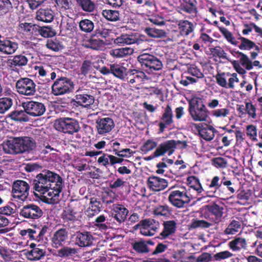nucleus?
<instances>
[{"label": "nucleus", "mask_w": 262, "mask_h": 262, "mask_svg": "<svg viewBox=\"0 0 262 262\" xmlns=\"http://www.w3.org/2000/svg\"><path fill=\"white\" fill-rule=\"evenodd\" d=\"M30 182L33 189L41 194V201L49 204L55 203L64 185L59 174L47 169L42 170Z\"/></svg>", "instance_id": "obj_1"}, {"label": "nucleus", "mask_w": 262, "mask_h": 262, "mask_svg": "<svg viewBox=\"0 0 262 262\" xmlns=\"http://www.w3.org/2000/svg\"><path fill=\"white\" fill-rule=\"evenodd\" d=\"M222 184L227 187L231 193L233 194L235 192L234 184L228 178L225 176V173L223 172V174L221 176H213L210 180V183L207 184V190L206 191L207 195L212 197L217 196L219 194Z\"/></svg>", "instance_id": "obj_2"}, {"label": "nucleus", "mask_w": 262, "mask_h": 262, "mask_svg": "<svg viewBox=\"0 0 262 262\" xmlns=\"http://www.w3.org/2000/svg\"><path fill=\"white\" fill-rule=\"evenodd\" d=\"M137 61L141 69L148 74L160 71L163 67L160 59L153 54L147 53H141L138 55Z\"/></svg>", "instance_id": "obj_3"}, {"label": "nucleus", "mask_w": 262, "mask_h": 262, "mask_svg": "<svg viewBox=\"0 0 262 262\" xmlns=\"http://www.w3.org/2000/svg\"><path fill=\"white\" fill-rule=\"evenodd\" d=\"M54 127L58 132L69 135H73L81 129L79 121L76 119L70 117H62L56 119Z\"/></svg>", "instance_id": "obj_4"}, {"label": "nucleus", "mask_w": 262, "mask_h": 262, "mask_svg": "<svg viewBox=\"0 0 262 262\" xmlns=\"http://www.w3.org/2000/svg\"><path fill=\"white\" fill-rule=\"evenodd\" d=\"M201 212L206 219L215 224H218L223 220L224 207L213 203L205 205L201 208Z\"/></svg>", "instance_id": "obj_5"}, {"label": "nucleus", "mask_w": 262, "mask_h": 262, "mask_svg": "<svg viewBox=\"0 0 262 262\" xmlns=\"http://www.w3.org/2000/svg\"><path fill=\"white\" fill-rule=\"evenodd\" d=\"M188 111L195 121H205L208 117V111L203 102L193 100L188 103Z\"/></svg>", "instance_id": "obj_6"}, {"label": "nucleus", "mask_w": 262, "mask_h": 262, "mask_svg": "<svg viewBox=\"0 0 262 262\" xmlns=\"http://www.w3.org/2000/svg\"><path fill=\"white\" fill-rule=\"evenodd\" d=\"M51 88L54 95H62L73 92L74 84L70 78L61 76L54 82Z\"/></svg>", "instance_id": "obj_7"}, {"label": "nucleus", "mask_w": 262, "mask_h": 262, "mask_svg": "<svg viewBox=\"0 0 262 262\" xmlns=\"http://www.w3.org/2000/svg\"><path fill=\"white\" fill-rule=\"evenodd\" d=\"M169 203L173 206L181 208L189 204L191 198L188 195L187 190L184 188L171 191L168 198Z\"/></svg>", "instance_id": "obj_8"}, {"label": "nucleus", "mask_w": 262, "mask_h": 262, "mask_svg": "<svg viewBox=\"0 0 262 262\" xmlns=\"http://www.w3.org/2000/svg\"><path fill=\"white\" fill-rule=\"evenodd\" d=\"M36 85L35 82L29 78H21L15 84V87L18 93L26 96H33L36 93Z\"/></svg>", "instance_id": "obj_9"}, {"label": "nucleus", "mask_w": 262, "mask_h": 262, "mask_svg": "<svg viewBox=\"0 0 262 262\" xmlns=\"http://www.w3.org/2000/svg\"><path fill=\"white\" fill-rule=\"evenodd\" d=\"M19 214L25 219L35 221L43 216V211L40 206L34 203H28L23 205L20 209Z\"/></svg>", "instance_id": "obj_10"}, {"label": "nucleus", "mask_w": 262, "mask_h": 262, "mask_svg": "<svg viewBox=\"0 0 262 262\" xmlns=\"http://www.w3.org/2000/svg\"><path fill=\"white\" fill-rule=\"evenodd\" d=\"M29 189L30 186L27 182L23 180H16L12 185L13 197L24 202L29 195Z\"/></svg>", "instance_id": "obj_11"}, {"label": "nucleus", "mask_w": 262, "mask_h": 262, "mask_svg": "<svg viewBox=\"0 0 262 262\" xmlns=\"http://www.w3.org/2000/svg\"><path fill=\"white\" fill-rule=\"evenodd\" d=\"M23 109L26 110L28 116L36 117L44 114L46 111L44 103L34 100L27 101L21 103Z\"/></svg>", "instance_id": "obj_12"}, {"label": "nucleus", "mask_w": 262, "mask_h": 262, "mask_svg": "<svg viewBox=\"0 0 262 262\" xmlns=\"http://www.w3.org/2000/svg\"><path fill=\"white\" fill-rule=\"evenodd\" d=\"M74 101L80 106L88 107L94 102V97L88 94V90L79 88L75 92Z\"/></svg>", "instance_id": "obj_13"}, {"label": "nucleus", "mask_w": 262, "mask_h": 262, "mask_svg": "<svg viewBox=\"0 0 262 262\" xmlns=\"http://www.w3.org/2000/svg\"><path fill=\"white\" fill-rule=\"evenodd\" d=\"M113 119L110 117L98 118L96 121V128L99 135H106L115 127Z\"/></svg>", "instance_id": "obj_14"}, {"label": "nucleus", "mask_w": 262, "mask_h": 262, "mask_svg": "<svg viewBox=\"0 0 262 262\" xmlns=\"http://www.w3.org/2000/svg\"><path fill=\"white\" fill-rule=\"evenodd\" d=\"M148 188L154 192H159L168 187V182L167 180L158 176H151L147 180Z\"/></svg>", "instance_id": "obj_15"}, {"label": "nucleus", "mask_w": 262, "mask_h": 262, "mask_svg": "<svg viewBox=\"0 0 262 262\" xmlns=\"http://www.w3.org/2000/svg\"><path fill=\"white\" fill-rule=\"evenodd\" d=\"M75 244L79 247H90L93 245L94 237L90 232H76L73 235Z\"/></svg>", "instance_id": "obj_16"}, {"label": "nucleus", "mask_w": 262, "mask_h": 262, "mask_svg": "<svg viewBox=\"0 0 262 262\" xmlns=\"http://www.w3.org/2000/svg\"><path fill=\"white\" fill-rule=\"evenodd\" d=\"M126 79L130 83L139 84L149 78L145 74L143 70L139 69H129L127 70Z\"/></svg>", "instance_id": "obj_17"}, {"label": "nucleus", "mask_w": 262, "mask_h": 262, "mask_svg": "<svg viewBox=\"0 0 262 262\" xmlns=\"http://www.w3.org/2000/svg\"><path fill=\"white\" fill-rule=\"evenodd\" d=\"M176 148V142L174 140H167L161 143L154 152V157H159L168 152L170 156L174 152Z\"/></svg>", "instance_id": "obj_18"}, {"label": "nucleus", "mask_w": 262, "mask_h": 262, "mask_svg": "<svg viewBox=\"0 0 262 262\" xmlns=\"http://www.w3.org/2000/svg\"><path fill=\"white\" fill-rule=\"evenodd\" d=\"M173 113L171 106L168 104L164 108L163 113L160 118L161 121L158 124L159 133H163L166 127L170 126L171 124L173 123Z\"/></svg>", "instance_id": "obj_19"}, {"label": "nucleus", "mask_w": 262, "mask_h": 262, "mask_svg": "<svg viewBox=\"0 0 262 262\" xmlns=\"http://www.w3.org/2000/svg\"><path fill=\"white\" fill-rule=\"evenodd\" d=\"M19 137H11L4 142L3 146L4 151L9 154H21Z\"/></svg>", "instance_id": "obj_20"}, {"label": "nucleus", "mask_w": 262, "mask_h": 262, "mask_svg": "<svg viewBox=\"0 0 262 262\" xmlns=\"http://www.w3.org/2000/svg\"><path fill=\"white\" fill-rule=\"evenodd\" d=\"M194 126L198 130L200 136L206 141H211L214 137L216 129L211 125H203L202 123L194 124Z\"/></svg>", "instance_id": "obj_21"}, {"label": "nucleus", "mask_w": 262, "mask_h": 262, "mask_svg": "<svg viewBox=\"0 0 262 262\" xmlns=\"http://www.w3.org/2000/svg\"><path fill=\"white\" fill-rule=\"evenodd\" d=\"M18 48L17 42L12 41L8 38H4L0 34V52L7 54H12Z\"/></svg>", "instance_id": "obj_22"}, {"label": "nucleus", "mask_w": 262, "mask_h": 262, "mask_svg": "<svg viewBox=\"0 0 262 262\" xmlns=\"http://www.w3.org/2000/svg\"><path fill=\"white\" fill-rule=\"evenodd\" d=\"M180 10L190 15L191 17H195L198 13V2L196 0H181Z\"/></svg>", "instance_id": "obj_23"}, {"label": "nucleus", "mask_w": 262, "mask_h": 262, "mask_svg": "<svg viewBox=\"0 0 262 262\" xmlns=\"http://www.w3.org/2000/svg\"><path fill=\"white\" fill-rule=\"evenodd\" d=\"M112 210V216L118 223L121 224L126 220L128 210L123 205L113 204Z\"/></svg>", "instance_id": "obj_24"}, {"label": "nucleus", "mask_w": 262, "mask_h": 262, "mask_svg": "<svg viewBox=\"0 0 262 262\" xmlns=\"http://www.w3.org/2000/svg\"><path fill=\"white\" fill-rule=\"evenodd\" d=\"M68 238V231L67 229L62 228L56 230L51 237L54 247L58 248L65 243Z\"/></svg>", "instance_id": "obj_25"}, {"label": "nucleus", "mask_w": 262, "mask_h": 262, "mask_svg": "<svg viewBox=\"0 0 262 262\" xmlns=\"http://www.w3.org/2000/svg\"><path fill=\"white\" fill-rule=\"evenodd\" d=\"M19 138L21 154L30 153L36 148V143L33 138L27 136L20 137Z\"/></svg>", "instance_id": "obj_26"}, {"label": "nucleus", "mask_w": 262, "mask_h": 262, "mask_svg": "<svg viewBox=\"0 0 262 262\" xmlns=\"http://www.w3.org/2000/svg\"><path fill=\"white\" fill-rule=\"evenodd\" d=\"M178 28L180 35L186 37L194 31V26L188 20H180L178 23Z\"/></svg>", "instance_id": "obj_27"}, {"label": "nucleus", "mask_w": 262, "mask_h": 262, "mask_svg": "<svg viewBox=\"0 0 262 262\" xmlns=\"http://www.w3.org/2000/svg\"><path fill=\"white\" fill-rule=\"evenodd\" d=\"M163 226V231L160 234L162 239H166L170 235L175 233L177 229V223L175 221H164Z\"/></svg>", "instance_id": "obj_28"}, {"label": "nucleus", "mask_w": 262, "mask_h": 262, "mask_svg": "<svg viewBox=\"0 0 262 262\" xmlns=\"http://www.w3.org/2000/svg\"><path fill=\"white\" fill-rule=\"evenodd\" d=\"M54 17V12L51 8H40L36 12V18L43 22L50 23L53 20Z\"/></svg>", "instance_id": "obj_29"}, {"label": "nucleus", "mask_w": 262, "mask_h": 262, "mask_svg": "<svg viewBox=\"0 0 262 262\" xmlns=\"http://www.w3.org/2000/svg\"><path fill=\"white\" fill-rule=\"evenodd\" d=\"M8 117L18 122H27L30 120L26 110H15L9 114Z\"/></svg>", "instance_id": "obj_30"}, {"label": "nucleus", "mask_w": 262, "mask_h": 262, "mask_svg": "<svg viewBox=\"0 0 262 262\" xmlns=\"http://www.w3.org/2000/svg\"><path fill=\"white\" fill-rule=\"evenodd\" d=\"M102 205L100 200L97 198L93 197L90 199V206L86 210L87 215L91 217L98 214L102 208Z\"/></svg>", "instance_id": "obj_31"}, {"label": "nucleus", "mask_w": 262, "mask_h": 262, "mask_svg": "<svg viewBox=\"0 0 262 262\" xmlns=\"http://www.w3.org/2000/svg\"><path fill=\"white\" fill-rule=\"evenodd\" d=\"M48 227L46 225L37 226H34L31 228L32 233V239L39 242L43 239L45 235L47 232Z\"/></svg>", "instance_id": "obj_32"}, {"label": "nucleus", "mask_w": 262, "mask_h": 262, "mask_svg": "<svg viewBox=\"0 0 262 262\" xmlns=\"http://www.w3.org/2000/svg\"><path fill=\"white\" fill-rule=\"evenodd\" d=\"M77 6L82 11L92 13L96 9V5L93 0H75Z\"/></svg>", "instance_id": "obj_33"}, {"label": "nucleus", "mask_w": 262, "mask_h": 262, "mask_svg": "<svg viewBox=\"0 0 262 262\" xmlns=\"http://www.w3.org/2000/svg\"><path fill=\"white\" fill-rule=\"evenodd\" d=\"M228 246L233 251H238L246 248L247 242L244 238L235 237L228 243Z\"/></svg>", "instance_id": "obj_34"}, {"label": "nucleus", "mask_w": 262, "mask_h": 262, "mask_svg": "<svg viewBox=\"0 0 262 262\" xmlns=\"http://www.w3.org/2000/svg\"><path fill=\"white\" fill-rule=\"evenodd\" d=\"M111 73L115 77L124 79L126 76L127 69L118 64H110Z\"/></svg>", "instance_id": "obj_35"}, {"label": "nucleus", "mask_w": 262, "mask_h": 262, "mask_svg": "<svg viewBox=\"0 0 262 262\" xmlns=\"http://www.w3.org/2000/svg\"><path fill=\"white\" fill-rule=\"evenodd\" d=\"M144 31L151 38H162L166 37L167 36V33L165 31L156 28L146 27Z\"/></svg>", "instance_id": "obj_36"}, {"label": "nucleus", "mask_w": 262, "mask_h": 262, "mask_svg": "<svg viewBox=\"0 0 262 262\" xmlns=\"http://www.w3.org/2000/svg\"><path fill=\"white\" fill-rule=\"evenodd\" d=\"M102 15L108 21H117L120 20V13L118 10L105 9L102 11Z\"/></svg>", "instance_id": "obj_37"}, {"label": "nucleus", "mask_w": 262, "mask_h": 262, "mask_svg": "<svg viewBox=\"0 0 262 262\" xmlns=\"http://www.w3.org/2000/svg\"><path fill=\"white\" fill-rule=\"evenodd\" d=\"M41 246L38 245L37 248H35L33 249L28 252L27 256L28 258L32 260H39L43 257L45 255V251L40 248Z\"/></svg>", "instance_id": "obj_38"}, {"label": "nucleus", "mask_w": 262, "mask_h": 262, "mask_svg": "<svg viewBox=\"0 0 262 262\" xmlns=\"http://www.w3.org/2000/svg\"><path fill=\"white\" fill-rule=\"evenodd\" d=\"M13 99L8 97L0 98V115H3L12 106Z\"/></svg>", "instance_id": "obj_39"}, {"label": "nucleus", "mask_w": 262, "mask_h": 262, "mask_svg": "<svg viewBox=\"0 0 262 262\" xmlns=\"http://www.w3.org/2000/svg\"><path fill=\"white\" fill-rule=\"evenodd\" d=\"M141 225L148 229L154 235L155 232L160 227V224L158 221L152 219H146L141 220Z\"/></svg>", "instance_id": "obj_40"}, {"label": "nucleus", "mask_w": 262, "mask_h": 262, "mask_svg": "<svg viewBox=\"0 0 262 262\" xmlns=\"http://www.w3.org/2000/svg\"><path fill=\"white\" fill-rule=\"evenodd\" d=\"M78 26L81 31L91 33L94 29V23L90 19L84 18L79 22Z\"/></svg>", "instance_id": "obj_41"}, {"label": "nucleus", "mask_w": 262, "mask_h": 262, "mask_svg": "<svg viewBox=\"0 0 262 262\" xmlns=\"http://www.w3.org/2000/svg\"><path fill=\"white\" fill-rule=\"evenodd\" d=\"M154 214L157 216L169 217L172 213L171 209L167 205H158L153 211Z\"/></svg>", "instance_id": "obj_42"}, {"label": "nucleus", "mask_w": 262, "mask_h": 262, "mask_svg": "<svg viewBox=\"0 0 262 262\" xmlns=\"http://www.w3.org/2000/svg\"><path fill=\"white\" fill-rule=\"evenodd\" d=\"M54 6L60 12H66L71 9L72 2L71 0H53Z\"/></svg>", "instance_id": "obj_43"}, {"label": "nucleus", "mask_w": 262, "mask_h": 262, "mask_svg": "<svg viewBox=\"0 0 262 262\" xmlns=\"http://www.w3.org/2000/svg\"><path fill=\"white\" fill-rule=\"evenodd\" d=\"M95 35L91 36V38L85 41L84 47L86 48L92 49L93 50H98L102 45V40L99 39H95Z\"/></svg>", "instance_id": "obj_44"}, {"label": "nucleus", "mask_w": 262, "mask_h": 262, "mask_svg": "<svg viewBox=\"0 0 262 262\" xmlns=\"http://www.w3.org/2000/svg\"><path fill=\"white\" fill-rule=\"evenodd\" d=\"M134 49L132 48L125 47L115 49L111 51V54L117 58H122L132 55Z\"/></svg>", "instance_id": "obj_45"}, {"label": "nucleus", "mask_w": 262, "mask_h": 262, "mask_svg": "<svg viewBox=\"0 0 262 262\" xmlns=\"http://www.w3.org/2000/svg\"><path fill=\"white\" fill-rule=\"evenodd\" d=\"M28 60L26 56L19 54L13 56V59L11 60V68L16 67H23L27 64Z\"/></svg>", "instance_id": "obj_46"}, {"label": "nucleus", "mask_w": 262, "mask_h": 262, "mask_svg": "<svg viewBox=\"0 0 262 262\" xmlns=\"http://www.w3.org/2000/svg\"><path fill=\"white\" fill-rule=\"evenodd\" d=\"M95 226L100 230H106L108 228L110 224L106 217L101 214L96 218Z\"/></svg>", "instance_id": "obj_47"}, {"label": "nucleus", "mask_w": 262, "mask_h": 262, "mask_svg": "<svg viewBox=\"0 0 262 262\" xmlns=\"http://www.w3.org/2000/svg\"><path fill=\"white\" fill-rule=\"evenodd\" d=\"M187 181L190 185V187L195 190L198 193H200L204 190L199 179L196 176L188 177Z\"/></svg>", "instance_id": "obj_48"}, {"label": "nucleus", "mask_w": 262, "mask_h": 262, "mask_svg": "<svg viewBox=\"0 0 262 262\" xmlns=\"http://www.w3.org/2000/svg\"><path fill=\"white\" fill-rule=\"evenodd\" d=\"M78 252L75 248L64 246L58 251V254L60 257L67 258L73 256Z\"/></svg>", "instance_id": "obj_49"}, {"label": "nucleus", "mask_w": 262, "mask_h": 262, "mask_svg": "<svg viewBox=\"0 0 262 262\" xmlns=\"http://www.w3.org/2000/svg\"><path fill=\"white\" fill-rule=\"evenodd\" d=\"M238 39L241 42L238 46L241 50H250L255 46V43L253 41L244 37L239 36Z\"/></svg>", "instance_id": "obj_50"}, {"label": "nucleus", "mask_w": 262, "mask_h": 262, "mask_svg": "<svg viewBox=\"0 0 262 262\" xmlns=\"http://www.w3.org/2000/svg\"><path fill=\"white\" fill-rule=\"evenodd\" d=\"M117 199L116 195L113 191H105L103 192L101 195V200L102 202L106 205H110L114 203Z\"/></svg>", "instance_id": "obj_51"}, {"label": "nucleus", "mask_w": 262, "mask_h": 262, "mask_svg": "<svg viewBox=\"0 0 262 262\" xmlns=\"http://www.w3.org/2000/svg\"><path fill=\"white\" fill-rule=\"evenodd\" d=\"M241 227V224L239 222L232 220L225 230L224 233L227 235L234 234L238 231Z\"/></svg>", "instance_id": "obj_52"}, {"label": "nucleus", "mask_w": 262, "mask_h": 262, "mask_svg": "<svg viewBox=\"0 0 262 262\" xmlns=\"http://www.w3.org/2000/svg\"><path fill=\"white\" fill-rule=\"evenodd\" d=\"M134 250L139 253H145L149 252V249L145 241L141 240L136 241L132 244Z\"/></svg>", "instance_id": "obj_53"}, {"label": "nucleus", "mask_w": 262, "mask_h": 262, "mask_svg": "<svg viewBox=\"0 0 262 262\" xmlns=\"http://www.w3.org/2000/svg\"><path fill=\"white\" fill-rule=\"evenodd\" d=\"M134 35L129 34H122L115 40V42L119 45L133 44Z\"/></svg>", "instance_id": "obj_54"}, {"label": "nucleus", "mask_w": 262, "mask_h": 262, "mask_svg": "<svg viewBox=\"0 0 262 262\" xmlns=\"http://www.w3.org/2000/svg\"><path fill=\"white\" fill-rule=\"evenodd\" d=\"M12 8V4L10 0H0V16L10 12Z\"/></svg>", "instance_id": "obj_55"}, {"label": "nucleus", "mask_w": 262, "mask_h": 262, "mask_svg": "<svg viewBox=\"0 0 262 262\" xmlns=\"http://www.w3.org/2000/svg\"><path fill=\"white\" fill-rule=\"evenodd\" d=\"M211 54L213 57H217L219 58L225 59L228 61L230 60L227 56V53L220 46H216L214 48H209Z\"/></svg>", "instance_id": "obj_56"}, {"label": "nucleus", "mask_w": 262, "mask_h": 262, "mask_svg": "<svg viewBox=\"0 0 262 262\" xmlns=\"http://www.w3.org/2000/svg\"><path fill=\"white\" fill-rule=\"evenodd\" d=\"M239 57L240 58L238 61L241 66L244 67L247 70L252 69V61L246 54L243 53Z\"/></svg>", "instance_id": "obj_57"}, {"label": "nucleus", "mask_w": 262, "mask_h": 262, "mask_svg": "<svg viewBox=\"0 0 262 262\" xmlns=\"http://www.w3.org/2000/svg\"><path fill=\"white\" fill-rule=\"evenodd\" d=\"M212 164L217 168L224 169L227 167L228 162L227 159L221 157H217L211 160Z\"/></svg>", "instance_id": "obj_58"}, {"label": "nucleus", "mask_w": 262, "mask_h": 262, "mask_svg": "<svg viewBox=\"0 0 262 262\" xmlns=\"http://www.w3.org/2000/svg\"><path fill=\"white\" fill-rule=\"evenodd\" d=\"M213 225L212 223L206 221L205 220H192L190 227L192 228L195 229L198 228H208Z\"/></svg>", "instance_id": "obj_59"}, {"label": "nucleus", "mask_w": 262, "mask_h": 262, "mask_svg": "<svg viewBox=\"0 0 262 262\" xmlns=\"http://www.w3.org/2000/svg\"><path fill=\"white\" fill-rule=\"evenodd\" d=\"M246 134L249 139L252 141H257V129L254 125H248L246 127Z\"/></svg>", "instance_id": "obj_60"}, {"label": "nucleus", "mask_w": 262, "mask_h": 262, "mask_svg": "<svg viewBox=\"0 0 262 262\" xmlns=\"http://www.w3.org/2000/svg\"><path fill=\"white\" fill-rule=\"evenodd\" d=\"M47 48L53 51H58L62 48L60 42L57 39H48L46 43Z\"/></svg>", "instance_id": "obj_61"}, {"label": "nucleus", "mask_w": 262, "mask_h": 262, "mask_svg": "<svg viewBox=\"0 0 262 262\" xmlns=\"http://www.w3.org/2000/svg\"><path fill=\"white\" fill-rule=\"evenodd\" d=\"M113 151L115 152V155L121 158L129 157L133 154V151L129 148L120 149L117 147L114 148Z\"/></svg>", "instance_id": "obj_62"}, {"label": "nucleus", "mask_w": 262, "mask_h": 262, "mask_svg": "<svg viewBox=\"0 0 262 262\" xmlns=\"http://www.w3.org/2000/svg\"><path fill=\"white\" fill-rule=\"evenodd\" d=\"M233 256V254L229 251H223L220 252H217L213 255V259L216 261H221L229 258H230Z\"/></svg>", "instance_id": "obj_63"}, {"label": "nucleus", "mask_w": 262, "mask_h": 262, "mask_svg": "<svg viewBox=\"0 0 262 262\" xmlns=\"http://www.w3.org/2000/svg\"><path fill=\"white\" fill-rule=\"evenodd\" d=\"M157 146V143L152 140H147L141 147V150L146 154Z\"/></svg>", "instance_id": "obj_64"}]
</instances>
